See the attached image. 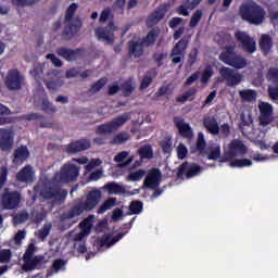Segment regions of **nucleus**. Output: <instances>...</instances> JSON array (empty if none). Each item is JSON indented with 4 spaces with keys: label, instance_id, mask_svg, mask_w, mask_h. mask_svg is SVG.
<instances>
[{
    "label": "nucleus",
    "instance_id": "nucleus-1",
    "mask_svg": "<svg viewBox=\"0 0 278 278\" xmlns=\"http://www.w3.org/2000/svg\"><path fill=\"white\" fill-rule=\"evenodd\" d=\"M102 199V193L100 190L94 189L89 191L86 195V201H80L76 205L72 206V208L67 213H63L61 215V220L65 222L67 219L75 218L77 216H81L84 212H92Z\"/></svg>",
    "mask_w": 278,
    "mask_h": 278
},
{
    "label": "nucleus",
    "instance_id": "nucleus-2",
    "mask_svg": "<svg viewBox=\"0 0 278 278\" xmlns=\"http://www.w3.org/2000/svg\"><path fill=\"white\" fill-rule=\"evenodd\" d=\"M77 9H78L77 3L73 2L68 7V9L65 10V17H64L65 25L61 34L62 40L64 41L73 40L74 36H76L83 27L81 21L74 20V15Z\"/></svg>",
    "mask_w": 278,
    "mask_h": 278
},
{
    "label": "nucleus",
    "instance_id": "nucleus-3",
    "mask_svg": "<svg viewBox=\"0 0 278 278\" xmlns=\"http://www.w3.org/2000/svg\"><path fill=\"white\" fill-rule=\"evenodd\" d=\"M239 14L241 20L256 26L261 25L266 18V11L255 2L241 4Z\"/></svg>",
    "mask_w": 278,
    "mask_h": 278
},
{
    "label": "nucleus",
    "instance_id": "nucleus-4",
    "mask_svg": "<svg viewBox=\"0 0 278 278\" xmlns=\"http://www.w3.org/2000/svg\"><path fill=\"white\" fill-rule=\"evenodd\" d=\"M219 61L237 71H241L249 65L247 59L242 54L236 52V46H225L219 54Z\"/></svg>",
    "mask_w": 278,
    "mask_h": 278
},
{
    "label": "nucleus",
    "instance_id": "nucleus-5",
    "mask_svg": "<svg viewBox=\"0 0 278 278\" xmlns=\"http://www.w3.org/2000/svg\"><path fill=\"white\" fill-rule=\"evenodd\" d=\"M79 176V167L74 163H64L55 179L61 184L76 182Z\"/></svg>",
    "mask_w": 278,
    "mask_h": 278
},
{
    "label": "nucleus",
    "instance_id": "nucleus-6",
    "mask_svg": "<svg viewBox=\"0 0 278 278\" xmlns=\"http://www.w3.org/2000/svg\"><path fill=\"white\" fill-rule=\"evenodd\" d=\"M22 203V193L14 190L11 191L9 188H4L1 194V207L4 211H15Z\"/></svg>",
    "mask_w": 278,
    "mask_h": 278
},
{
    "label": "nucleus",
    "instance_id": "nucleus-7",
    "mask_svg": "<svg viewBox=\"0 0 278 278\" xmlns=\"http://www.w3.org/2000/svg\"><path fill=\"white\" fill-rule=\"evenodd\" d=\"M219 75H220V78L217 80L227 81L228 88L237 87L238 85H240L242 83V79H243V76L240 73L236 72L231 67H226V66H222L219 68Z\"/></svg>",
    "mask_w": 278,
    "mask_h": 278
},
{
    "label": "nucleus",
    "instance_id": "nucleus-8",
    "mask_svg": "<svg viewBox=\"0 0 278 278\" xmlns=\"http://www.w3.org/2000/svg\"><path fill=\"white\" fill-rule=\"evenodd\" d=\"M39 195H41L45 200H54L55 202L65 201L67 197L66 190H61L59 187L45 185L39 191Z\"/></svg>",
    "mask_w": 278,
    "mask_h": 278
},
{
    "label": "nucleus",
    "instance_id": "nucleus-9",
    "mask_svg": "<svg viewBox=\"0 0 278 278\" xmlns=\"http://www.w3.org/2000/svg\"><path fill=\"white\" fill-rule=\"evenodd\" d=\"M24 81V76L18 72L17 68H13L10 70L9 73H7L4 85L7 89L17 91L22 90Z\"/></svg>",
    "mask_w": 278,
    "mask_h": 278
},
{
    "label": "nucleus",
    "instance_id": "nucleus-10",
    "mask_svg": "<svg viewBox=\"0 0 278 278\" xmlns=\"http://www.w3.org/2000/svg\"><path fill=\"white\" fill-rule=\"evenodd\" d=\"M188 43H189V40L185 37V38H181L176 43V46L173 47L169 58L172 59V63L174 65L180 64V67L182 66Z\"/></svg>",
    "mask_w": 278,
    "mask_h": 278
},
{
    "label": "nucleus",
    "instance_id": "nucleus-11",
    "mask_svg": "<svg viewBox=\"0 0 278 278\" xmlns=\"http://www.w3.org/2000/svg\"><path fill=\"white\" fill-rule=\"evenodd\" d=\"M170 3H162L157 7L146 20L148 28L156 26L163 18H165L167 12L169 11Z\"/></svg>",
    "mask_w": 278,
    "mask_h": 278
},
{
    "label": "nucleus",
    "instance_id": "nucleus-12",
    "mask_svg": "<svg viewBox=\"0 0 278 278\" xmlns=\"http://www.w3.org/2000/svg\"><path fill=\"white\" fill-rule=\"evenodd\" d=\"M170 3H162L157 7L146 20L148 28L156 26L163 18H165L167 12L169 11Z\"/></svg>",
    "mask_w": 278,
    "mask_h": 278
},
{
    "label": "nucleus",
    "instance_id": "nucleus-13",
    "mask_svg": "<svg viewBox=\"0 0 278 278\" xmlns=\"http://www.w3.org/2000/svg\"><path fill=\"white\" fill-rule=\"evenodd\" d=\"M235 36L237 41L240 42V47L243 49V51L248 52L249 54H253L255 51H257V42L249 34L245 31H237Z\"/></svg>",
    "mask_w": 278,
    "mask_h": 278
},
{
    "label": "nucleus",
    "instance_id": "nucleus-14",
    "mask_svg": "<svg viewBox=\"0 0 278 278\" xmlns=\"http://www.w3.org/2000/svg\"><path fill=\"white\" fill-rule=\"evenodd\" d=\"M14 132L10 128H0V150L10 153L14 148Z\"/></svg>",
    "mask_w": 278,
    "mask_h": 278
},
{
    "label": "nucleus",
    "instance_id": "nucleus-15",
    "mask_svg": "<svg viewBox=\"0 0 278 278\" xmlns=\"http://www.w3.org/2000/svg\"><path fill=\"white\" fill-rule=\"evenodd\" d=\"M258 112L261 115H258V124H261L263 127H267L269 124L273 123V105L267 102H261L257 105Z\"/></svg>",
    "mask_w": 278,
    "mask_h": 278
},
{
    "label": "nucleus",
    "instance_id": "nucleus-16",
    "mask_svg": "<svg viewBox=\"0 0 278 278\" xmlns=\"http://www.w3.org/2000/svg\"><path fill=\"white\" fill-rule=\"evenodd\" d=\"M201 173V166L197 163H181L178 172L177 178L181 179L184 175H186L187 179H191L192 177L199 175Z\"/></svg>",
    "mask_w": 278,
    "mask_h": 278
},
{
    "label": "nucleus",
    "instance_id": "nucleus-17",
    "mask_svg": "<svg viewBox=\"0 0 278 278\" xmlns=\"http://www.w3.org/2000/svg\"><path fill=\"white\" fill-rule=\"evenodd\" d=\"M115 30H116V26L113 22H111L106 27H98L96 29V35L98 37V40H103L112 45L115 41V36H114Z\"/></svg>",
    "mask_w": 278,
    "mask_h": 278
},
{
    "label": "nucleus",
    "instance_id": "nucleus-18",
    "mask_svg": "<svg viewBox=\"0 0 278 278\" xmlns=\"http://www.w3.org/2000/svg\"><path fill=\"white\" fill-rule=\"evenodd\" d=\"M83 52V48H77L73 50L66 47H60L59 49H56V54H59L60 58L64 59L67 62L77 61L79 58H81Z\"/></svg>",
    "mask_w": 278,
    "mask_h": 278
},
{
    "label": "nucleus",
    "instance_id": "nucleus-19",
    "mask_svg": "<svg viewBox=\"0 0 278 278\" xmlns=\"http://www.w3.org/2000/svg\"><path fill=\"white\" fill-rule=\"evenodd\" d=\"M161 177V170L159 168H153L148 173L147 177L144 178V187L150 190H156L160 187Z\"/></svg>",
    "mask_w": 278,
    "mask_h": 278
},
{
    "label": "nucleus",
    "instance_id": "nucleus-20",
    "mask_svg": "<svg viewBox=\"0 0 278 278\" xmlns=\"http://www.w3.org/2000/svg\"><path fill=\"white\" fill-rule=\"evenodd\" d=\"M173 123L177 127L182 138H187V139L193 138L192 127L190 126V124H187L182 117L180 116L174 117Z\"/></svg>",
    "mask_w": 278,
    "mask_h": 278
},
{
    "label": "nucleus",
    "instance_id": "nucleus-21",
    "mask_svg": "<svg viewBox=\"0 0 278 278\" xmlns=\"http://www.w3.org/2000/svg\"><path fill=\"white\" fill-rule=\"evenodd\" d=\"M91 148V141L89 139H81L77 141H72L65 148L67 153H81Z\"/></svg>",
    "mask_w": 278,
    "mask_h": 278
},
{
    "label": "nucleus",
    "instance_id": "nucleus-22",
    "mask_svg": "<svg viewBox=\"0 0 278 278\" xmlns=\"http://www.w3.org/2000/svg\"><path fill=\"white\" fill-rule=\"evenodd\" d=\"M59 74L58 70H50L47 73V77L52 80L46 81V88L51 92L58 91L64 85V81L59 79Z\"/></svg>",
    "mask_w": 278,
    "mask_h": 278
},
{
    "label": "nucleus",
    "instance_id": "nucleus-23",
    "mask_svg": "<svg viewBox=\"0 0 278 278\" xmlns=\"http://www.w3.org/2000/svg\"><path fill=\"white\" fill-rule=\"evenodd\" d=\"M226 152L235 156L236 159L243 157L247 154L248 150L243 141L236 139L229 143L228 151Z\"/></svg>",
    "mask_w": 278,
    "mask_h": 278
},
{
    "label": "nucleus",
    "instance_id": "nucleus-24",
    "mask_svg": "<svg viewBox=\"0 0 278 278\" xmlns=\"http://www.w3.org/2000/svg\"><path fill=\"white\" fill-rule=\"evenodd\" d=\"M15 179H17L18 182H34L35 170L31 165H26L18 170L17 175H15Z\"/></svg>",
    "mask_w": 278,
    "mask_h": 278
},
{
    "label": "nucleus",
    "instance_id": "nucleus-25",
    "mask_svg": "<svg viewBox=\"0 0 278 278\" xmlns=\"http://www.w3.org/2000/svg\"><path fill=\"white\" fill-rule=\"evenodd\" d=\"M104 190L106 191V193H109V195H134V193L127 192L123 185H118L115 181L104 185Z\"/></svg>",
    "mask_w": 278,
    "mask_h": 278
},
{
    "label": "nucleus",
    "instance_id": "nucleus-26",
    "mask_svg": "<svg viewBox=\"0 0 278 278\" xmlns=\"http://www.w3.org/2000/svg\"><path fill=\"white\" fill-rule=\"evenodd\" d=\"M25 264L22 265V270L28 273L36 270L40 264H43L45 257L42 255H37L34 258H23Z\"/></svg>",
    "mask_w": 278,
    "mask_h": 278
},
{
    "label": "nucleus",
    "instance_id": "nucleus-27",
    "mask_svg": "<svg viewBox=\"0 0 278 278\" xmlns=\"http://www.w3.org/2000/svg\"><path fill=\"white\" fill-rule=\"evenodd\" d=\"M146 45L138 40H129L128 41V51L134 58H141L144 53Z\"/></svg>",
    "mask_w": 278,
    "mask_h": 278
},
{
    "label": "nucleus",
    "instance_id": "nucleus-28",
    "mask_svg": "<svg viewBox=\"0 0 278 278\" xmlns=\"http://www.w3.org/2000/svg\"><path fill=\"white\" fill-rule=\"evenodd\" d=\"M23 119L27 122L41 121V123H39L40 128H52L53 126V124L45 119L43 115L40 113L30 112L26 115H23Z\"/></svg>",
    "mask_w": 278,
    "mask_h": 278
},
{
    "label": "nucleus",
    "instance_id": "nucleus-29",
    "mask_svg": "<svg viewBox=\"0 0 278 278\" xmlns=\"http://www.w3.org/2000/svg\"><path fill=\"white\" fill-rule=\"evenodd\" d=\"M258 48L265 56H267L273 49V39L269 35L263 34L261 39H258Z\"/></svg>",
    "mask_w": 278,
    "mask_h": 278
},
{
    "label": "nucleus",
    "instance_id": "nucleus-30",
    "mask_svg": "<svg viewBox=\"0 0 278 278\" xmlns=\"http://www.w3.org/2000/svg\"><path fill=\"white\" fill-rule=\"evenodd\" d=\"M160 34H161L160 28H153L148 31L146 37L139 40L146 45V48H150V47H153V45L157 41Z\"/></svg>",
    "mask_w": 278,
    "mask_h": 278
},
{
    "label": "nucleus",
    "instance_id": "nucleus-31",
    "mask_svg": "<svg viewBox=\"0 0 278 278\" xmlns=\"http://www.w3.org/2000/svg\"><path fill=\"white\" fill-rule=\"evenodd\" d=\"M28 157H30V151H28L27 147L21 146L20 148L14 150L13 153V163H23Z\"/></svg>",
    "mask_w": 278,
    "mask_h": 278
},
{
    "label": "nucleus",
    "instance_id": "nucleus-32",
    "mask_svg": "<svg viewBox=\"0 0 278 278\" xmlns=\"http://www.w3.org/2000/svg\"><path fill=\"white\" fill-rule=\"evenodd\" d=\"M203 126L208 131V134H212L213 136H217L220 131L217 119L213 117H205L203 119Z\"/></svg>",
    "mask_w": 278,
    "mask_h": 278
},
{
    "label": "nucleus",
    "instance_id": "nucleus-33",
    "mask_svg": "<svg viewBox=\"0 0 278 278\" xmlns=\"http://www.w3.org/2000/svg\"><path fill=\"white\" fill-rule=\"evenodd\" d=\"M128 155H129V153L127 151H122L117 155L114 156V161L119 163V168H126L132 164L134 156L128 157ZM126 159H127V161H125Z\"/></svg>",
    "mask_w": 278,
    "mask_h": 278
},
{
    "label": "nucleus",
    "instance_id": "nucleus-34",
    "mask_svg": "<svg viewBox=\"0 0 278 278\" xmlns=\"http://www.w3.org/2000/svg\"><path fill=\"white\" fill-rule=\"evenodd\" d=\"M108 85V77H102L98 79L96 83L90 85V88L87 91V94H98L102 88H105Z\"/></svg>",
    "mask_w": 278,
    "mask_h": 278
},
{
    "label": "nucleus",
    "instance_id": "nucleus-35",
    "mask_svg": "<svg viewBox=\"0 0 278 278\" xmlns=\"http://www.w3.org/2000/svg\"><path fill=\"white\" fill-rule=\"evenodd\" d=\"M48 213L47 211L41 207L39 210H33V212H30V220H33L35 224H41L43 222L45 218H47Z\"/></svg>",
    "mask_w": 278,
    "mask_h": 278
},
{
    "label": "nucleus",
    "instance_id": "nucleus-36",
    "mask_svg": "<svg viewBox=\"0 0 278 278\" xmlns=\"http://www.w3.org/2000/svg\"><path fill=\"white\" fill-rule=\"evenodd\" d=\"M140 160H152L153 159V148L151 144L141 146L137 151Z\"/></svg>",
    "mask_w": 278,
    "mask_h": 278
},
{
    "label": "nucleus",
    "instance_id": "nucleus-37",
    "mask_svg": "<svg viewBox=\"0 0 278 278\" xmlns=\"http://www.w3.org/2000/svg\"><path fill=\"white\" fill-rule=\"evenodd\" d=\"M241 101L253 102L257 99V92L254 89H243L239 91Z\"/></svg>",
    "mask_w": 278,
    "mask_h": 278
},
{
    "label": "nucleus",
    "instance_id": "nucleus-38",
    "mask_svg": "<svg viewBox=\"0 0 278 278\" xmlns=\"http://www.w3.org/2000/svg\"><path fill=\"white\" fill-rule=\"evenodd\" d=\"M130 119H131V114L126 112L119 115L118 117L112 119V122L110 123L117 130L119 127H123Z\"/></svg>",
    "mask_w": 278,
    "mask_h": 278
},
{
    "label": "nucleus",
    "instance_id": "nucleus-39",
    "mask_svg": "<svg viewBox=\"0 0 278 278\" xmlns=\"http://www.w3.org/2000/svg\"><path fill=\"white\" fill-rule=\"evenodd\" d=\"M119 88L122 89L123 92V97L124 98H128L131 97V94L135 92L136 87L134 86L132 80L128 79L126 81H124Z\"/></svg>",
    "mask_w": 278,
    "mask_h": 278
},
{
    "label": "nucleus",
    "instance_id": "nucleus-40",
    "mask_svg": "<svg viewBox=\"0 0 278 278\" xmlns=\"http://www.w3.org/2000/svg\"><path fill=\"white\" fill-rule=\"evenodd\" d=\"M213 75H214L213 67L211 65H206L203 70L202 76L200 77V84L207 86Z\"/></svg>",
    "mask_w": 278,
    "mask_h": 278
},
{
    "label": "nucleus",
    "instance_id": "nucleus-41",
    "mask_svg": "<svg viewBox=\"0 0 278 278\" xmlns=\"http://www.w3.org/2000/svg\"><path fill=\"white\" fill-rule=\"evenodd\" d=\"M253 165L252 161L249 159H232L230 163L231 168H245Z\"/></svg>",
    "mask_w": 278,
    "mask_h": 278
},
{
    "label": "nucleus",
    "instance_id": "nucleus-42",
    "mask_svg": "<svg viewBox=\"0 0 278 278\" xmlns=\"http://www.w3.org/2000/svg\"><path fill=\"white\" fill-rule=\"evenodd\" d=\"M207 147V142L204 139L203 132L198 134V139L195 143V150L200 155L205 154V148Z\"/></svg>",
    "mask_w": 278,
    "mask_h": 278
},
{
    "label": "nucleus",
    "instance_id": "nucleus-43",
    "mask_svg": "<svg viewBox=\"0 0 278 278\" xmlns=\"http://www.w3.org/2000/svg\"><path fill=\"white\" fill-rule=\"evenodd\" d=\"M117 199L116 198H110L109 200H105L103 204L98 208V214H103L108 211H110L112 207L116 205Z\"/></svg>",
    "mask_w": 278,
    "mask_h": 278
},
{
    "label": "nucleus",
    "instance_id": "nucleus-44",
    "mask_svg": "<svg viewBox=\"0 0 278 278\" xmlns=\"http://www.w3.org/2000/svg\"><path fill=\"white\" fill-rule=\"evenodd\" d=\"M116 130L115 126L110 123L102 124L97 127L96 134L99 136L111 134L112 131Z\"/></svg>",
    "mask_w": 278,
    "mask_h": 278
},
{
    "label": "nucleus",
    "instance_id": "nucleus-45",
    "mask_svg": "<svg viewBox=\"0 0 278 278\" xmlns=\"http://www.w3.org/2000/svg\"><path fill=\"white\" fill-rule=\"evenodd\" d=\"M131 138L127 132H121L115 135L111 141L112 146H121L126 143Z\"/></svg>",
    "mask_w": 278,
    "mask_h": 278
},
{
    "label": "nucleus",
    "instance_id": "nucleus-46",
    "mask_svg": "<svg viewBox=\"0 0 278 278\" xmlns=\"http://www.w3.org/2000/svg\"><path fill=\"white\" fill-rule=\"evenodd\" d=\"M143 210V203L141 201H131L129 204V215H140Z\"/></svg>",
    "mask_w": 278,
    "mask_h": 278
},
{
    "label": "nucleus",
    "instance_id": "nucleus-47",
    "mask_svg": "<svg viewBox=\"0 0 278 278\" xmlns=\"http://www.w3.org/2000/svg\"><path fill=\"white\" fill-rule=\"evenodd\" d=\"M266 80L271 83L273 85H278V68L277 67H269L266 72L265 76Z\"/></svg>",
    "mask_w": 278,
    "mask_h": 278
},
{
    "label": "nucleus",
    "instance_id": "nucleus-48",
    "mask_svg": "<svg viewBox=\"0 0 278 278\" xmlns=\"http://www.w3.org/2000/svg\"><path fill=\"white\" fill-rule=\"evenodd\" d=\"M197 92H198V89L192 87L188 89L185 93H182L180 98H177V101L178 102L193 101Z\"/></svg>",
    "mask_w": 278,
    "mask_h": 278
},
{
    "label": "nucleus",
    "instance_id": "nucleus-49",
    "mask_svg": "<svg viewBox=\"0 0 278 278\" xmlns=\"http://www.w3.org/2000/svg\"><path fill=\"white\" fill-rule=\"evenodd\" d=\"M240 124H239V129L241 131L244 130V127H250L253 124V118L251 114L245 115L244 113H241L240 115Z\"/></svg>",
    "mask_w": 278,
    "mask_h": 278
},
{
    "label": "nucleus",
    "instance_id": "nucleus-50",
    "mask_svg": "<svg viewBox=\"0 0 278 278\" xmlns=\"http://www.w3.org/2000/svg\"><path fill=\"white\" fill-rule=\"evenodd\" d=\"M144 175H146L144 169H139V170H136V172H131V173H129V175L127 177V181H130V182L141 181L142 178L144 177Z\"/></svg>",
    "mask_w": 278,
    "mask_h": 278
},
{
    "label": "nucleus",
    "instance_id": "nucleus-51",
    "mask_svg": "<svg viewBox=\"0 0 278 278\" xmlns=\"http://www.w3.org/2000/svg\"><path fill=\"white\" fill-rule=\"evenodd\" d=\"M202 17H203L202 10L201 9L195 10V12L193 13L189 22L190 28H195L201 22Z\"/></svg>",
    "mask_w": 278,
    "mask_h": 278
},
{
    "label": "nucleus",
    "instance_id": "nucleus-52",
    "mask_svg": "<svg viewBox=\"0 0 278 278\" xmlns=\"http://www.w3.org/2000/svg\"><path fill=\"white\" fill-rule=\"evenodd\" d=\"M28 218H30V215H28L26 210H23L17 215L13 216V223L15 225H22L26 223Z\"/></svg>",
    "mask_w": 278,
    "mask_h": 278
},
{
    "label": "nucleus",
    "instance_id": "nucleus-53",
    "mask_svg": "<svg viewBox=\"0 0 278 278\" xmlns=\"http://www.w3.org/2000/svg\"><path fill=\"white\" fill-rule=\"evenodd\" d=\"M67 264V261L64 258H55L52 263V269L54 273H59L60 270H66L65 266Z\"/></svg>",
    "mask_w": 278,
    "mask_h": 278
},
{
    "label": "nucleus",
    "instance_id": "nucleus-54",
    "mask_svg": "<svg viewBox=\"0 0 278 278\" xmlns=\"http://www.w3.org/2000/svg\"><path fill=\"white\" fill-rule=\"evenodd\" d=\"M42 110L45 113L50 114V115L55 114L58 111L56 106L53 105L52 103H50L49 100L42 101Z\"/></svg>",
    "mask_w": 278,
    "mask_h": 278
},
{
    "label": "nucleus",
    "instance_id": "nucleus-55",
    "mask_svg": "<svg viewBox=\"0 0 278 278\" xmlns=\"http://www.w3.org/2000/svg\"><path fill=\"white\" fill-rule=\"evenodd\" d=\"M198 58H199V49L193 48L188 55L187 65L192 67L194 65V63L197 62Z\"/></svg>",
    "mask_w": 278,
    "mask_h": 278
},
{
    "label": "nucleus",
    "instance_id": "nucleus-56",
    "mask_svg": "<svg viewBox=\"0 0 278 278\" xmlns=\"http://www.w3.org/2000/svg\"><path fill=\"white\" fill-rule=\"evenodd\" d=\"M35 252H36V245L34 243H29L25 254H23V260H34Z\"/></svg>",
    "mask_w": 278,
    "mask_h": 278
},
{
    "label": "nucleus",
    "instance_id": "nucleus-57",
    "mask_svg": "<svg viewBox=\"0 0 278 278\" xmlns=\"http://www.w3.org/2000/svg\"><path fill=\"white\" fill-rule=\"evenodd\" d=\"M14 7H30L38 2V0H11Z\"/></svg>",
    "mask_w": 278,
    "mask_h": 278
},
{
    "label": "nucleus",
    "instance_id": "nucleus-58",
    "mask_svg": "<svg viewBox=\"0 0 278 278\" xmlns=\"http://www.w3.org/2000/svg\"><path fill=\"white\" fill-rule=\"evenodd\" d=\"M201 72H195L189 76L185 83L186 87L192 86L194 83H197L200 79Z\"/></svg>",
    "mask_w": 278,
    "mask_h": 278
},
{
    "label": "nucleus",
    "instance_id": "nucleus-59",
    "mask_svg": "<svg viewBox=\"0 0 278 278\" xmlns=\"http://www.w3.org/2000/svg\"><path fill=\"white\" fill-rule=\"evenodd\" d=\"M267 94H269L271 100L278 101V85L269 86L267 88Z\"/></svg>",
    "mask_w": 278,
    "mask_h": 278
},
{
    "label": "nucleus",
    "instance_id": "nucleus-60",
    "mask_svg": "<svg viewBox=\"0 0 278 278\" xmlns=\"http://www.w3.org/2000/svg\"><path fill=\"white\" fill-rule=\"evenodd\" d=\"M114 244H115V242L110 236H104L100 240V247L101 248H105V247L111 248Z\"/></svg>",
    "mask_w": 278,
    "mask_h": 278
},
{
    "label": "nucleus",
    "instance_id": "nucleus-61",
    "mask_svg": "<svg viewBox=\"0 0 278 278\" xmlns=\"http://www.w3.org/2000/svg\"><path fill=\"white\" fill-rule=\"evenodd\" d=\"M220 157V148L215 147L207 153V160H218Z\"/></svg>",
    "mask_w": 278,
    "mask_h": 278
},
{
    "label": "nucleus",
    "instance_id": "nucleus-62",
    "mask_svg": "<svg viewBox=\"0 0 278 278\" xmlns=\"http://www.w3.org/2000/svg\"><path fill=\"white\" fill-rule=\"evenodd\" d=\"M29 74H30V76L34 77V79L39 81V79H41V77L43 75V70H42V67H35L34 70L29 71Z\"/></svg>",
    "mask_w": 278,
    "mask_h": 278
},
{
    "label": "nucleus",
    "instance_id": "nucleus-63",
    "mask_svg": "<svg viewBox=\"0 0 278 278\" xmlns=\"http://www.w3.org/2000/svg\"><path fill=\"white\" fill-rule=\"evenodd\" d=\"M121 86L117 83H113L109 85V90L106 91V94L109 96H115L119 92Z\"/></svg>",
    "mask_w": 278,
    "mask_h": 278
},
{
    "label": "nucleus",
    "instance_id": "nucleus-64",
    "mask_svg": "<svg viewBox=\"0 0 278 278\" xmlns=\"http://www.w3.org/2000/svg\"><path fill=\"white\" fill-rule=\"evenodd\" d=\"M10 260H11L10 250H4L3 252H0V264L9 263Z\"/></svg>",
    "mask_w": 278,
    "mask_h": 278
}]
</instances>
